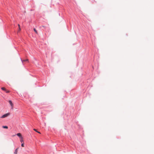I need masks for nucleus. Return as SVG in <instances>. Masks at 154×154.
I'll return each instance as SVG.
<instances>
[{"label": "nucleus", "mask_w": 154, "mask_h": 154, "mask_svg": "<svg viewBox=\"0 0 154 154\" xmlns=\"http://www.w3.org/2000/svg\"><path fill=\"white\" fill-rule=\"evenodd\" d=\"M9 115H10V113H7L6 114H5L3 115L1 117V118H5V117H7Z\"/></svg>", "instance_id": "obj_1"}, {"label": "nucleus", "mask_w": 154, "mask_h": 154, "mask_svg": "<svg viewBox=\"0 0 154 154\" xmlns=\"http://www.w3.org/2000/svg\"><path fill=\"white\" fill-rule=\"evenodd\" d=\"M17 135L18 137L20 138H22V136L21 134L20 133H18L17 134Z\"/></svg>", "instance_id": "obj_2"}, {"label": "nucleus", "mask_w": 154, "mask_h": 154, "mask_svg": "<svg viewBox=\"0 0 154 154\" xmlns=\"http://www.w3.org/2000/svg\"><path fill=\"white\" fill-rule=\"evenodd\" d=\"M9 103L10 104V105L11 106V108L12 109L13 108V104L11 100H9Z\"/></svg>", "instance_id": "obj_3"}, {"label": "nucleus", "mask_w": 154, "mask_h": 154, "mask_svg": "<svg viewBox=\"0 0 154 154\" xmlns=\"http://www.w3.org/2000/svg\"><path fill=\"white\" fill-rule=\"evenodd\" d=\"M2 127L4 128H5V129H8V126L6 125L3 126Z\"/></svg>", "instance_id": "obj_4"}, {"label": "nucleus", "mask_w": 154, "mask_h": 154, "mask_svg": "<svg viewBox=\"0 0 154 154\" xmlns=\"http://www.w3.org/2000/svg\"><path fill=\"white\" fill-rule=\"evenodd\" d=\"M18 149V148H17L14 151V154H17V149Z\"/></svg>", "instance_id": "obj_5"}, {"label": "nucleus", "mask_w": 154, "mask_h": 154, "mask_svg": "<svg viewBox=\"0 0 154 154\" xmlns=\"http://www.w3.org/2000/svg\"><path fill=\"white\" fill-rule=\"evenodd\" d=\"M33 30L35 32V33L36 34H37L38 33V32H37V30H36V29L34 28L33 29Z\"/></svg>", "instance_id": "obj_6"}, {"label": "nucleus", "mask_w": 154, "mask_h": 154, "mask_svg": "<svg viewBox=\"0 0 154 154\" xmlns=\"http://www.w3.org/2000/svg\"><path fill=\"white\" fill-rule=\"evenodd\" d=\"M33 130H34L35 131V132H37V133H40V132L38 131H37V130L36 129H33Z\"/></svg>", "instance_id": "obj_7"}, {"label": "nucleus", "mask_w": 154, "mask_h": 154, "mask_svg": "<svg viewBox=\"0 0 154 154\" xmlns=\"http://www.w3.org/2000/svg\"><path fill=\"white\" fill-rule=\"evenodd\" d=\"M1 89L2 90H3V91H5V90H6V89L5 88H4V87H2L1 88Z\"/></svg>", "instance_id": "obj_8"}, {"label": "nucleus", "mask_w": 154, "mask_h": 154, "mask_svg": "<svg viewBox=\"0 0 154 154\" xmlns=\"http://www.w3.org/2000/svg\"><path fill=\"white\" fill-rule=\"evenodd\" d=\"M20 139H21L20 140V141L22 143L23 141V137H22V138Z\"/></svg>", "instance_id": "obj_9"}, {"label": "nucleus", "mask_w": 154, "mask_h": 154, "mask_svg": "<svg viewBox=\"0 0 154 154\" xmlns=\"http://www.w3.org/2000/svg\"><path fill=\"white\" fill-rule=\"evenodd\" d=\"M21 146L22 147H24V143H22Z\"/></svg>", "instance_id": "obj_10"}, {"label": "nucleus", "mask_w": 154, "mask_h": 154, "mask_svg": "<svg viewBox=\"0 0 154 154\" xmlns=\"http://www.w3.org/2000/svg\"><path fill=\"white\" fill-rule=\"evenodd\" d=\"M5 91L7 93H8L9 92V91H8L7 90H5Z\"/></svg>", "instance_id": "obj_11"}, {"label": "nucleus", "mask_w": 154, "mask_h": 154, "mask_svg": "<svg viewBox=\"0 0 154 154\" xmlns=\"http://www.w3.org/2000/svg\"><path fill=\"white\" fill-rule=\"evenodd\" d=\"M23 61H28V59H26V60H24Z\"/></svg>", "instance_id": "obj_12"}, {"label": "nucleus", "mask_w": 154, "mask_h": 154, "mask_svg": "<svg viewBox=\"0 0 154 154\" xmlns=\"http://www.w3.org/2000/svg\"><path fill=\"white\" fill-rule=\"evenodd\" d=\"M18 26L19 27H20V25L19 24H18Z\"/></svg>", "instance_id": "obj_13"}, {"label": "nucleus", "mask_w": 154, "mask_h": 154, "mask_svg": "<svg viewBox=\"0 0 154 154\" xmlns=\"http://www.w3.org/2000/svg\"><path fill=\"white\" fill-rule=\"evenodd\" d=\"M19 30H21L20 27H19Z\"/></svg>", "instance_id": "obj_14"}, {"label": "nucleus", "mask_w": 154, "mask_h": 154, "mask_svg": "<svg viewBox=\"0 0 154 154\" xmlns=\"http://www.w3.org/2000/svg\"><path fill=\"white\" fill-rule=\"evenodd\" d=\"M21 61H22V62H23V60H22V59L21 58Z\"/></svg>", "instance_id": "obj_15"}, {"label": "nucleus", "mask_w": 154, "mask_h": 154, "mask_svg": "<svg viewBox=\"0 0 154 154\" xmlns=\"http://www.w3.org/2000/svg\"><path fill=\"white\" fill-rule=\"evenodd\" d=\"M43 27H44L45 26H42Z\"/></svg>", "instance_id": "obj_16"}]
</instances>
